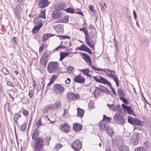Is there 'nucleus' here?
I'll return each instance as SVG.
<instances>
[{
    "instance_id": "nucleus-46",
    "label": "nucleus",
    "mask_w": 151,
    "mask_h": 151,
    "mask_svg": "<svg viewBox=\"0 0 151 151\" xmlns=\"http://www.w3.org/2000/svg\"><path fill=\"white\" fill-rule=\"evenodd\" d=\"M120 99L122 100L125 104L128 105V102L127 100L126 99L122 97H120Z\"/></svg>"
},
{
    "instance_id": "nucleus-28",
    "label": "nucleus",
    "mask_w": 151,
    "mask_h": 151,
    "mask_svg": "<svg viewBox=\"0 0 151 151\" xmlns=\"http://www.w3.org/2000/svg\"><path fill=\"white\" fill-rule=\"evenodd\" d=\"M55 88L58 89L61 92H63L64 91V88L61 85L59 84H55L54 86Z\"/></svg>"
},
{
    "instance_id": "nucleus-21",
    "label": "nucleus",
    "mask_w": 151,
    "mask_h": 151,
    "mask_svg": "<svg viewBox=\"0 0 151 151\" xmlns=\"http://www.w3.org/2000/svg\"><path fill=\"white\" fill-rule=\"evenodd\" d=\"M69 17L68 16H64L57 20L56 22L66 23L68 21Z\"/></svg>"
},
{
    "instance_id": "nucleus-57",
    "label": "nucleus",
    "mask_w": 151,
    "mask_h": 151,
    "mask_svg": "<svg viewBox=\"0 0 151 151\" xmlns=\"http://www.w3.org/2000/svg\"><path fill=\"white\" fill-rule=\"evenodd\" d=\"M85 51L87 52L89 54H92V51H91V50L90 48H89L88 47H86Z\"/></svg>"
},
{
    "instance_id": "nucleus-51",
    "label": "nucleus",
    "mask_w": 151,
    "mask_h": 151,
    "mask_svg": "<svg viewBox=\"0 0 151 151\" xmlns=\"http://www.w3.org/2000/svg\"><path fill=\"white\" fill-rule=\"evenodd\" d=\"M134 151H145V150L143 147H139L135 148Z\"/></svg>"
},
{
    "instance_id": "nucleus-42",
    "label": "nucleus",
    "mask_w": 151,
    "mask_h": 151,
    "mask_svg": "<svg viewBox=\"0 0 151 151\" xmlns=\"http://www.w3.org/2000/svg\"><path fill=\"white\" fill-rule=\"evenodd\" d=\"M51 37V34H45L42 37L43 41H44Z\"/></svg>"
},
{
    "instance_id": "nucleus-49",
    "label": "nucleus",
    "mask_w": 151,
    "mask_h": 151,
    "mask_svg": "<svg viewBox=\"0 0 151 151\" xmlns=\"http://www.w3.org/2000/svg\"><path fill=\"white\" fill-rule=\"evenodd\" d=\"M61 39H70V37L68 35H59Z\"/></svg>"
},
{
    "instance_id": "nucleus-6",
    "label": "nucleus",
    "mask_w": 151,
    "mask_h": 151,
    "mask_svg": "<svg viewBox=\"0 0 151 151\" xmlns=\"http://www.w3.org/2000/svg\"><path fill=\"white\" fill-rule=\"evenodd\" d=\"M101 92H104L106 93H109V90L104 86L101 85L99 86V87H96L95 89L94 92V95L95 96L96 95L99 96Z\"/></svg>"
},
{
    "instance_id": "nucleus-23",
    "label": "nucleus",
    "mask_w": 151,
    "mask_h": 151,
    "mask_svg": "<svg viewBox=\"0 0 151 151\" xmlns=\"http://www.w3.org/2000/svg\"><path fill=\"white\" fill-rule=\"evenodd\" d=\"M82 126L81 124L75 123L73 124V128L75 131H78L82 129Z\"/></svg>"
},
{
    "instance_id": "nucleus-53",
    "label": "nucleus",
    "mask_w": 151,
    "mask_h": 151,
    "mask_svg": "<svg viewBox=\"0 0 151 151\" xmlns=\"http://www.w3.org/2000/svg\"><path fill=\"white\" fill-rule=\"evenodd\" d=\"M62 145L61 144H58L55 147V150H58L59 149H60V148L61 147H62Z\"/></svg>"
},
{
    "instance_id": "nucleus-1",
    "label": "nucleus",
    "mask_w": 151,
    "mask_h": 151,
    "mask_svg": "<svg viewBox=\"0 0 151 151\" xmlns=\"http://www.w3.org/2000/svg\"><path fill=\"white\" fill-rule=\"evenodd\" d=\"M111 118L103 115V119L99 123V127L100 129L106 131V133L109 135L111 137L114 135V131L113 128L107 124L110 122Z\"/></svg>"
},
{
    "instance_id": "nucleus-35",
    "label": "nucleus",
    "mask_w": 151,
    "mask_h": 151,
    "mask_svg": "<svg viewBox=\"0 0 151 151\" xmlns=\"http://www.w3.org/2000/svg\"><path fill=\"white\" fill-rule=\"evenodd\" d=\"M49 55V53L47 51H45L43 53L41 58L47 60Z\"/></svg>"
},
{
    "instance_id": "nucleus-22",
    "label": "nucleus",
    "mask_w": 151,
    "mask_h": 151,
    "mask_svg": "<svg viewBox=\"0 0 151 151\" xmlns=\"http://www.w3.org/2000/svg\"><path fill=\"white\" fill-rule=\"evenodd\" d=\"M83 58L85 60L87 63H89L90 64H91V61L90 56L86 53H83Z\"/></svg>"
},
{
    "instance_id": "nucleus-52",
    "label": "nucleus",
    "mask_w": 151,
    "mask_h": 151,
    "mask_svg": "<svg viewBox=\"0 0 151 151\" xmlns=\"http://www.w3.org/2000/svg\"><path fill=\"white\" fill-rule=\"evenodd\" d=\"M116 110L120 112L122 111V109L120 105L116 106Z\"/></svg>"
},
{
    "instance_id": "nucleus-9",
    "label": "nucleus",
    "mask_w": 151,
    "mask_h": 151,
    "mask_svg": "<svg viewBox=\"0 0 151 151\" xmlns=\"http://www.w3.org/2000/svg\"><path fill=\"white\" fill-rule=\"evenodd\" d=\"M71 146L75 150H79L81 149L82 145L80 141L76 140L72 143Z\"/></svg>"
},
{
    "instance_id": "nucleus-15",
    "label": "nucleus",
    "mask_w": 151,
    "mask_h": 151,
    "mask_svg": "<svg viewBox=\"0 0 151 151\" xmlns=\"http://www.w3.org/2000/svg\"><path fill=\"white\" fill-rule=\"evenodd\" d=\"M114 119L115 120L120 124H124L125 122V119L118 113H116L115 114L114 116Z\"/></svg>"
},
{
    "instance_id": "nucleus-26",
    "label": "nucleus",
    "mask_w": 151,
    "mask_h": 151,
    "mask_svg": "<svg viewBox=\"0 0 151 151\" xmlns=\"http://www.w3.org/2000/svg\"><path fill=\"white\" fill-rule=\"evenodd\" d=\"M42 26V24H40L39 25L35 26L32 30V33H37Z\"/></svg>"
},
{
    "instance_id": "nucleus-47",
    "label": "nucleus",
    "mask_w": 151,
    "mask_h": 151,
    "mask_svg": "<svg viewBox=\"0 0 151 151\" xmlns=\"http://www.w3.org/2000/svg\"><path fill=\"white\" fill-rule=\"evenodd\" d=\"M21 117V115L19 113H16L15 114L14 116V119L16 122L17 123V119L18 117Z\"/></svg>"
},
{
    "instance_id": "nucleus-56",
    "label": "nucleus",
    "mask_w": 151,
    "mask_h": 151,
    "mask_svg": "<svg viewBox=\"0 0 151 151\" xmlns=\"http://www.w3.org/2000/svg\"><path fill=\"white\" fill-rule=\"evenodd\" d=\"M23 114L24 115L27 116L29 114V112L27 110L24 109L23 110Z\"/></svg>"
},
{
    "instance_id": "nucleus-4",
    "label": "nucleus",
    "mask_w": 151,
    "mask_h": 151,
    "mask_svg": "<svg viewBox=\"0 0 151 151\" xmlns=\"http://www.w3.org/2000/svg\"><path fill=\"white\" fill-rule=\"evenodd\" d=\"M33 147L35 151H40L43 147L44 141L42 138L34 140Z\"/></svg>"
},
{
    "instance_id": "nucleus-58",
    "label": "nucleus",
    "mask_w": 151,
    "mask_h": 151,
    "mask_svg": "<svg viewBox=\"0 0 151 151\" xmlns=\"http://www.w3.org/2000/svg\"><path fill=\"white\" fill-rule=\"evenodd\" d=\"M93 106V102L92 101H90L88 104V106L89 108L90 109H91L92 108V106Z\"/></svg>"
},
{
    "instance_id": "nucleus-36",
    "label": "nucleus",
    "mask_w": 151,
    "mask_h": 151,
    "mask_svg": "<svg viewBox=\"0 0 151 151\" xmlns=\"http://www.w3.org/2000/svg\"><path fill=\"white\" fill-rule=\"evenodd\" d=\"M47 62V60L41 58L40 61V63L42 65H43L44 66L46 67Z\"/></svg>"
},
{
    "instance_id": "nucleus-55",
    "label": "nucleus",
    "mask_w": 151,
    "mask_h": 151,
    "mask_svg": "<svg viewBox=\"0 0 151 151\" xmlns=\"http://www.w3.org/2000/svg\"><path fill=\"white\" fill-rule=\"evenodd\" d=\"M45 45L43 43L39 48V51L40 52H41L44 50Z\"/></svg>"
},
{
    "instance_id": "nucleus-12",
    "label": "nucleus",
    "mask_w": 151,
    "mask_h": 151,
    "mask_svg": "<svg viewBox=\"0 0 151 151\" xmlns=\"http://www.w3.org/2000/svg\"><path fill=\"white\" fill-rule=\"evenodd\" d=\"M122 106L124 112H127L130 115H134V112L130 106H127L124 104H122Z\"/></svg>"
},
{
    "instance_id": "nucleus-8",
    "label": "nucleus",
    "mask_w": 151,
    "mask_h": 151,
    "mask_svg": "<svg viewBox=\"0 0 151 151\" xmlns=\"http://www.w3.org/2000/svg\"><path fill=\"white\" fill-rule=\"evenodd\" d=\"M55 9H73L70 7L66 8V4L63 2H58L55 5Z\"/></svg>"
},
{
    "instance_id": "nucleus-19",
    "label": "nucleus",
    "mask_w": 151,
    "mask_h": 151,
    "mask_svg": "<svg viewBox=\"0 0 151 151\" xmlns=\"http://www.w3.org/2000/svg\"><path fill=\"white\" fill-rule=\"evenodd\" d=\"M62 130L65 133H68L70 131V128L69 125L66 123L61 125Z\"/></svg>"
},
{
    "instance_id": "nucleus-13",
    "label": "nucleus",
    "mask_w": 151,
    "mask_h": 151,
    "mask_svg": "<svg viewBox=\"0 0 151 151\" xmlns=\"http://www.w3.org/2000/svg\"><path fill=\"white\" fill-rule=\"evenodd\" d=\"M85 40L86 44L90 47L93 49L95 44L92 39L89 37V35L85 37Z\"/></svg>"
},
{
    "instance_id": "nucleus-41",
    "label": "nucleus",
    "mask_w": 151,
    "mask_h": 151,
    "mask_svg": "<svg viewBox=\"0 0 151 151\" xmlns=\"http://www.w3.org/2000/svg\"><path fill=\"white\" fill-rule=\"evenodd\" d=\"M117 93L118 95H119L120 97L123 96L124 95V93L123 91L121 89L119 88L118 89Z\"/></svg>"
},
{
    "instance_id": "nucleus-20",
    "label": "nucleus",
    "mask_w": 151,
    "mask_h": 151,
    "mask_svg": "<svg viewBox=\"0 0 151 151\" xmlns=\"http://www.w3.org/2000/svg\"><path fill=\"white\" fill-rule=\"evenodd\" d=\"M54 28L57 32H62L63 31V25L61 24H58L55 25Z\"/></svg>"
},
{
    "instance_id": "nucleus-14",
    "label": "nucleus",
    "mask_w": 151,
    "mask_h": 151,
    "mask_svg": "<svg viewBox=\"0 0 151 151\" xmlns=\"http://www.w3.org/2000/svg\"><path fill=\"white\" fill-rule=\"evenodd\" d=\"M49 4L48 0H39L38 5L41 8L44 9Z\"/></svg>"
},
{
    "instance_id": "nucleus-61",
    "label": "nucleus",
    "mask_w": 151,
    "mask_h": 151,
    "mask_svg": "<svg viewBox=\"0 0 151 151\" xmlns=\"http://www.w3.org/2000/svg\"><path fill=\"white\" fill-rule=\"evenodd\" d=\"M7 84L9 86H12V87H14V86L12 83L9 81H7Z\"/></svg>"
},
{
    "instance_id": "nucleus-7",
    "label": "nucleus",
    "mask_w": 151,
    "mask_h": 151,
    "mask_svg": "<svg viewBox=\"0 0 151 151\" xmlns=\"http://www.w3.org/2000/svg\"><path fill=\"white\" fill-rule=\"evenodd\" d=\"M140 137L139 134L137 132L134 133L131 137V142L134 145H137Z\"/></svg>"
},
{
    "instance_id": "nucleus-25",
    "label": "nucleus",
    "mask_w": 151,
    "mask_h": 151,
    "mask_svg": "<svg viewBox=\"0 0 151 151\" xmlns=\"http://www.w3.org/2000/svg\"><path fill=\"white\" fill-rule=\"evenodd\" d=\"M49 110L52 111L51 104L45 106L43 109L42 111L44 114H45L47 113Z\"/></svg>"
},
{
    "instance_id": "nucleus-17",
    "label": "nucleus",
    "mask_w": 151,
    "mask_h": 151,
    "mask_svg": "<svg viewBox=\"0 0 151 151\" xmlns=\"http://www.w3.org/2000/svg\"><path fill=\"white\" fill-rule=\"evenodd\" d=\"M52 111H55V110L60 108L62 104L60 101L56 102L53 104H51Z\"/></svg>"
},
{
    "instance_id": "nucleus-18",
    "label": "nucleus",
    "mask_w": 151,
    "mask_h": 151,
    "mask_svg": "<svg viewBox=\"0 0 151 151\" xmlns=\"http://www.w3.org/2000/svg\"><path fill=\"white\" fill-rule=\"evenodd\" d=\"M67 97L70 100L73 101L76 99L78 97V95L71 92H69L67 95Z\"/></svg>"
},
{
    "instance_id": "nucleus-40",
    "label": "nucleus",
    "mask_w": 151,
    "mask_h": 151,
    "mask_svg": "<svg viewBox=\"0 0 151 151\" xmlns=\"http://www.w3.org/2000/svg\"><path fill=\"white\" fill-rule=\"evenodd\" d=\"M2 70L3 74L5 75H8L9 73V71L5 68H3Z\"/></svg>"
},
{
    "instance_id": "nucleus-34",
    "label": "nucleus",
    "mask_w": 151,
    "mask_h": 151,
    "mask_svg": "<svg viewBox=\"0 0 151 151\" xmlns=\"http://www.w3.org/2000/svg\"><path fill=\"white\" fill-rule=\"evenodd\" d=\"M67 12L70 13L71 14H73V13H76L78 14H79L81 15H83V13L81 11H79L78 12H75L76 10H65Z\"/></svg>"
},
{
    "instance_id": "nucleus-16",
    "label": "nucleus",
    "mask_w": 151,
    "mask_h": 151,
    "mask_svg": "<svg viewBox=\"0 0 151 151\" xmlns=\"http://www.w3.org/2000/svg\"><path fill=\"white\" fill-rule=\"evenodd\" d=\"M111 137V138L112 140V142L113 145L114 146H115V147L116 148L120 147H122L124 145V144L122 142V140H118L116 139L115 140H113L112 137Z\"/></svg>"
},
{
    "instance_id": "nucleus-32",
    "label": "nucleus",
    "mask_w": 151,
    "mask_h": 151,
    "mask_svg": "<svg viewBox=\"0 0 151 151\" xmlns=\"http://www.w3.org/2000/svg\"><path fill=\"white\" fill-rule=\"evenodd\" d=\"M119 151H129L128 147L124 145H123L122 147H119Z\"/></svg>"
},
{
    "instance_id": "nucleus-64",
    "label": "nucleus",
    "mask_w": 151,
    "mask_h": 151,
    "mask_svg": "<svg viewBox=\"0 0 151 151\" xmlns=\"http://www.w3.org/2000/svg\"><path fill=\"white\" fill-rule=\"evenodd\" d=\"M106 151H111V147L109 145H107L106 148Z\"/></svg>"
},
{
    "instance_id": "nucleus-24",
    "label": "nucleus",
    "mask_w": 151,
    "mask_h": 151,
    "mask_svg": "<svg viewBox=\"0 0 151 151\" xmlns=\"http://www.w3.org/2000/svg\"><path fill=\"white\" fill-rule=\"evenodd\" d=\"M39 134V132L37 130H35L33 132V133L32 135V138L33 140L37 139H40L42 138L41 137H38V135Z\"/></svg>"
},
{
    "instance_id": "nucleus-59",
    "label": "nucleus",
    "mask_w": 151,
    "mask_h": 151,
    "mask_svg": "<svg viewBox=\"0 0 151 151\" xmlns=\"http://www.w3.org/2000/svg\"><path fill=\"white\" fill-rule=\"evenodd\" d=\"M70 81V79L69 78H67V80H65V83L66 84H69Z\"/></svg>"
},
{
    "instance_id": "nucleus-3",
    "label": "nucleus",
    "mask_w": 151,
    "mask_h": 151,
    "mask_svg": "<svg viewBox=\"0 0 151 151\" xmlns=\"http://www.w3.org/2000/svg\"><path fill=\"white\" fill-rule=\"evenodd\" d=\"M93 79L97 82L102 83L105 85H107L109 86L111 89L112 91L115 96L117 95L116 93L115 92V90L113 89L112 86V85L111 83L109 81L105 79L104 77L99 76L98 77L97 76H93Z\"/></svg>"
},
{
    "instance_id": "nucleus-37",
    "label": "nucleus",
    "mask_w": 151,
    "mask_h": 151,
    "mask_svg": "<svg viewBox=\"0 0 151 151\" xmlns=\"http://www.w3.org/2000/svg\"><path fill=\"white\" fill-rule=\"evenodd\" d=\"M45 11L46 10H42V12L40 13V15L38 17H40V18L41 17L44 19L46 18Z\"/></svg>"
},
{
    "instance_id": "nucleus-10",
    "label": "nucleus",
    "mask_w": 151,
    "mask_h": 151,
    "mask_svg": "<svg viewBox=\"0 0 151 151\" xmlns=\"http://www.w3.org/2000/svg\"><path fill=\"white\" fill-rule=\"evenodd\" d=\"M63 14L62 10H55L53 11L52 13V17L54 19L59 18Z\"/></svg>"
},
{
    "instance_id": "nucleus-31",
    "label": "nucleus",
    "mask_w": 151,
    "mask_h": 151,
    "mask_svg": "<svg viewBox=\"0 0 151 151\" xmlns=\"http://www.w3.org/2000/svg\"><path fill=\"white\" fill-rule=\"evenodd\" d=\"M77 115L80 116V117H82L84 114V110L80 108H78L77 109Z\"/></svg>"
},
{
    "instance_id": "nucleus-5",
    "label": "nucleus",
    "mask_w": 151,
    "mask_h": 151,
    "mask_svg": "<svg viewBox=\"0 0 151 151\" xmlns=\"http://www.w3.org/2000/svg\"><path fill=\"white\" fill-rule=\"evenodd\" d=\"M106 70L110 72V73H106L108 77H111L114 80L116 83L117 87H118L119 85V81L118 77L115 75V72L114 70H111L109 68L106 69Z\"/></svg>"
},
{
    "instance_id": "nucleus-60",
    "label": "nucleus",
    "mask_w": 151,
    "mask_h": 151,
    "mask_svg": "<svg viewBox=\"0 0 151 151\" xmlns=\"http://www.w3.org/2000/svg\"><path fill=\"white\" fill-rule=\"evenodd\" d=\"M26 125L25 124H23L22 126L21 130L23 131H24L25 130Z\"/></svg>"
},
{
    "instance_id": "nucleus-27",
    "label": "nucleus",
    "mask_w": 151,
    "mask_h": 151,
    "mask_svg": "<svg viewBox=\"0 0 151 151\" xmlns=\"http://www.w3.org/2000/svg\"><path fill=\"white\" fill-rule=\"evenodd\" d=\"M81 72L83 73L85 75L87 76L88 77H91L92 76L91 75H90L89 74V73L91 71L88 68L85 69H80L79 70Z\"/></svg>"
},
{
    "instance_id": "nucleus-38",
    "label": "nucleus",
    "mask_w": 151,
    "mask_h": 151,
    "mask_svg": "<svg viewBox=\"0 0 151 151\" xmlns=\"http://www.w3.org/2000/svg\"><path fill=\"white\" fill-rule=\"evenodd\" d=\"M14 13L17 18H20L21 12L20 10H14Z\"/></svg>"
},
{
    "instance_id": "nucleus-45",
    "label": "nucleus",
    "mask_w": 151,
    "mask_h": 151,
    "mask_svg": "<svg viewBox=\"0 0 151 151\" xmlns=\"http://www.w3.org/2000/svg\"><path fill=\"white\" fill-rule=\"evenodd\" d=\"M11 43L13 45L16 44L17 43V38L15 37H14L11 41Z\"/></svg>"
},
{
    "instance_id": "nucleus-63",
    "label": "nucleus",
    "mask_w": 151,
    "mask_h": 151,
    "mask_svg": "<svg viewBox=\"0 0 151 151\" xmlns=\"http://www.w3.org/2000/svg\"><path fill=\"white\" fill-rule=\"evenodd\" d=\"M57 77V76L55 75H53L50 81H51L53 83L55 79V78Z\"/></svg>"
},
{
    "instance_id": "nucleus-62",
    "label": "nucleus",
    "mask_w": 151,
    "mask_h": 151,
    "mask_svg": "<svg viewBox=\"0 0 151 151\" xmlns=\"http://www.w3.org/2000/svg\"><path fill=\"white\" fill-rule=\"evenodd\" d=\"M32 80L33 82L32 85H33V87L34 88H35L37 85L36 82L33 78H32Z\"/></svg>"
},
{
    "instance_id": "nucleus-39",
    "label": "nucleus",
    "mask_w": 151,
    "mask_h": 151,
    "mask_svg": "<svg viewBox=\"0 0 151 151\" xmlns=\"http://www.w3.org/2000/svg\"><path fill=\"white\" fill-rule=\"evenodd\" d=\"M79 30L83 31L85 35V37L87 36L88 35H89L88 34V31L86 29L85 27H83L79 29Z\"/></svg>"
},
{
    "instance_id": "nucleus-43",
    "label": "nucleus",
    "mask_w": 151,
    "mask_h": 151,
    "mask_svg": "<svg viewBox=\"0 0 151 151\" xmlns=\"http://www.w3.org/2000/svg\"><path fill=\"white\" fill-rule=\"evenodd\" d=\"M134 118H132V117L130 116H128V121L129 122L130 124L134 125Z\"/></svg>"
},
{
    "instance_id": "nucleus-11",
    "label": "nucleus",
    "mask_w": 151,
    "mask_h": 151,
    "mask_svg": "<svg viewBox=\"0 0 151 151\" xmlns=\"http://www.w3.org/2000/svg\"><path fill=\"white\" fill-rule=\"evenodd\" d=\"M73 80L76 82L83 84L85 82V78L81 75H78L74 78Z\"/></svg>"
},
{
    "instance_id": "nucleus-33",
    "label": "nucleus",
    "mask_w": 151,
    "mask_h": 151,
    "mask_svg": "<svg viewBox=\"0 0 151 151\" xmlns=\"http://www.w3.org/2000/svg\"><path fill=\"white\" fill-rule=\"evenodd\" d=\"M86 47L84 44H82L80 46L76 47V49L85 51Z\"/></svg>"
},
{
    "instance_id": "nucleus-54",
    "label": "nucleus",
    "mask_w": 151,
    "mask_h": 151,
    "mask_svg": "<svg viewBox=\"0 0 151 151\" xmlns=\"http://www.w3.org/2000/svg\"><path fill=\"white\" fill-rule=\"evenodd\" d=\"M51 140V137L50 136L46 138V141L47 142V145L48 146L49 144V142Z\"/></svg>"
},
{
    "instance_id": "nucleus-30",
    "label": "nucleus",
    "mask_w": 151,
    "mask_h": 151,
    "mask_svg": "<svg viewBox=\"0 0 151 151\" xmlns=\"http://www.w3.org/2000/svg\"><path fill=\"white\" fill-rule=\"evenodd\" d=\"M34 24L36 25H39L40 24H42V21L40 19V17L35 18L34 19Z\"/></svg>"
},
{
    "instance_id": "nucleus-48",
    "label": "nucleus",
    "mask_w": 151,
    "mask_h": 151,
    "mask_svg": "<svg viewBox=\"0 0 151 151\" xmlns=\"http://www.w3.org/2000/svg\"><path fill=\"white\" fill-rule=\"evenodd\" d=\"M34 94V91L32 89H30L29 93V96L30 98H32Z\"/></svg>"
},
{
    "instance_id": "nucleus-29",
    "label": "nucleus",
    "mask_w": 151,
    "mask_h": 151,
    "mask_svg": "<svg viewBox=\"0 0 151 151\" xmlns=\"http://www.w3.org/2000/svg\"><path fill=\"white\" fill-rule=\"evenodd\" d=\"M69 55V53L67 52H61L60 53V61H61L65 57L68 56Z\"/></svg>"
},
{
    "instance_id": "nucleus-44",
    "label": "nucleus",
    "mask_w": 151,
    "mask_h": 151,
    "mask_svg": "<svg viewBox=\"0 0 151 151\" xmlns=\"http://www.w3.org/2000/svg\"><path fill=\"white\" fill-rule=\"evenodd\" d=\"M141 124V123L140 120L136 119H134V124L139 125Z\"/></svg>"
},
{
    "instance_id": "nucleus-50",
    "label": "nucleus",
    "mask_w": 151,
    "mask_h": 151,
    "mask_svg": "<svg viewBox=\"0 0 151 151\" xmlns=\"http://www.w3.org/2000/svg\"><path fill=\"white\" fill-rule=\"evenodd\" d=\"M42 123L41 122V118L39 119L36 122V125H37L38 127H39L42 125Z\"/></svg>"
},
{
    "instance_id": "nucleus-2",
    "label": "nucleus",
    "mask_w": 151,
    "mask_h": 151,
    "mask_svg": "<svg viewBox=\"0 0 151 151\" xmlns=\"http://www.w3.org/2000/svg\"><path fill=\"white\" fill-rule=\"evenodd\" d=\"M47 69L49 73H59L58 64L57 62H50L47 65Z\"/></svg>"
}]
</instances>
